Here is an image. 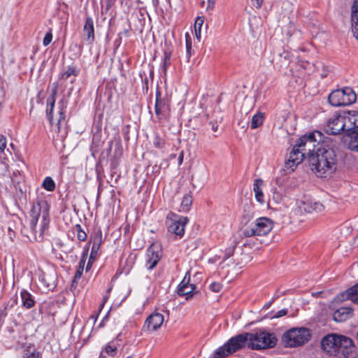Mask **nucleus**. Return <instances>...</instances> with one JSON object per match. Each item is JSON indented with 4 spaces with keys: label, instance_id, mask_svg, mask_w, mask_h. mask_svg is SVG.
<instances>
[{
    "label": "nucleus",
    "instance_id": "39448f33",
    "mask_svg": "<svg viewBox=\"0 0 358 358\" xmlns=\"http://www.w3.org/2000/svg\"><path fill=\"white\" fill-rule=\"evenodd\" d=\"M247 336L248 347L252 350L271 348L277 343V338L273 334L263 330L247 333Z\"/></svg>",
    "mask_w": 358,
    "mask_h": 358
},
{
    "label": "nucleus",
    "instance_id": "09e8293b",
    "mask_svg": "<svg viewBox=\"0 0 358 358\" xmlns=\"http://www.w3.org/2000/svg\"><path fill=\"white\" fill-rule=\"evenodd\" d=\"M352 118H353L354 129H355L357 134H356V136H357V138H358V124L356 123V115H353Z\"/></svg>",
    "mask_w": 358,
    "mask_h": 358
},
{
    "label": "nucleus",
    "instance_id": "0eeeda50",
    "mask_svg": "<svg viewBox=\"0 0 358 358\" xmlns=\"http://www.w3.org/2000/svg\"><path fill=\"white\" fill-rule=\"evenodd\" d=\"M273 227V222L271 219L262 217L246 225L243 234L245 237L265 236L272 230Z\"/></svg>",
    "mask_w": 358,
    "mask_h": 358
},
{
    "label": "nucleus",
    "instance_id": "2eb2a0df",
    "mask_svg": "<svg viewBox=\"0 0 358 358\" xmlns=\"http://www.w3.org/2000/svg\"><path fill=\"white\" fill-rule=\"evenodd\" d=\"M353 314V309L348 306H342L333 313V320L337 322H343L350 319Z\"/></svg>",
    "mask_w": 358,
    "mask_h": 358
},
{
    "label": "nucleus",
    "instance_id": "bb28decb",
    "mask_svg": "<svg viewBox=\"0 0 358 358\" xmlns=\"http://www.w3.org/2000/svg\"><path fill=\"white\" fill-rule=\"evenodd\" d=\"M87 258V250H85L83 252L81 259L79 262L78 269L74 275V281L77 279L80 278V277L82 276Z\"/></svg>",
    "mask_w": 358,
    "mask_h": 358
},
{
    "label": "nucleus",
    "instance_id": "f8f14e48",
    "mask_svg": "<svg viewBox=\"0 0 358 358\" xmlns=\"http://www.w3.org/2000/svg\"><path fill=\"white\" fill-rule=\"evenodd\" d=\"M169 110L170 107L168 100L161 98V93L157 91L155 112L159 120L166 118Z\"/></svg>",
    "mask_w": 358,
    "mask_h": 358
},
{
    "label": "nucleus",
    "instance_id": "603ef678",
    "mask_svg": "<svg viewBox=\"0 0 358 358\" xmlns=\"http://www.w3.org/2000/svg\"><path fill=\"white\" fill-rule=\"evenodd\" d=\"M53 287H54V283H52V284H48V285H47V287H48L49 289H52Z\"/></svg>",
    "mask_w": 358,
    "mask_h": 358
},
{
    "label": "nucleus",
    "instance_id": "ddd939ff",
    "mask_svg": "<svg viewBox=\"0 0 358 358\" xmlns=\"http://www.w3.org/2000/svg\"><path fill=\"white\" fill-rule=\"evenodd\" d=\"M160 250L155 244L151 245L147 250L145 266L152 270L158 264L160 259Z\"/></svg>",
    "mask_w": 358,
    "mask_h": 358
},
{
    "label": "nucleus",
    "instance_id": "f257e3e1",
    "mask_svg": "<svg viewBox=\"0 0 358 358\" xmlns=\"http://www.w3.org/2000/svg\"><path fill=\"white\" fill-rule=\"evenodd\" d=\"M323 141V134L318 131H315L302 136L297 141L292 150L289 155V158L285 162L284 170L291 173L302 162L303 159L315 152V148Z\"/></svg>",
    "mask_w": 358,
    "mask_h": 358
},
{
    "label": "nucleus",
    "instance_id": "13d9d810",
    "mask_svg": "<svg viewBox=\"0 0 358 358\" xmlns=\"http://www.w3.org/2000/svg\"><path fill=\"white\" fill-rule=\"evenodd\" d=\"M127 358H130V357H127Z\"/></svg>",
    "mask_w": 358,
    "mask_h": 358
},
{
    "label": "nucleus",
    "instance_id": "8fccbe9b",
    "mask_svg": "<svg viewBox=\"0 0 358 358\" xmlns=\"http://www.w3.org/2000/svg\"><path fill=\"white\" fill-rule=\"evenodd\" d=\"M183 158H184V151L182 150L180 154H179V157H178V164L179 165H181L182 164V162H183Z\"/></svg>",
    "mask_w": 358,
    "mask_h": 358
},
{
    "label": "nucleus",
    "instance_id": "412c9836",
    "mask_svg": "<svg viewBox=\"0 0 358 358\" xmlns=\"http://www.w3.org/2000/svg\"><path fill=\"white\" fill-rule=\"evenodd\" d=\"M264 185V181L259 178L255 179L253 184V191L255 192V199L261 204L265 202L262 190Z\"/></svg>",
    "mask_w": 358,
    "mask_h": 358
},
{
    "label": "nucleus",
    "instance_id": "423d86ee",
    "mask_svg": "<svg viewBox=\"0 0 358 358\" xmlns=\"http://www.w3.org/2000/svg\"><path fill=\"white\" fill-rule=\"evenodd\" d=\"M310 338L309 330L305 327L292 328L282 335V341L286 347L296 348L306 343Z\"/></svg>",
    "mask_w": 358,
    "mask_h": 358
},
{
    "label": "nucleus",
    "instance_id": "dca6fc26",
    "mask_svg": "<svg viewBox=\"0 0 358 358\" xmlns=\"http://www.w3.org/2000/svg\"><path fill=\"white\" fill-rule=\"evenodd\" d=\"M83 34L85 39L88 44H92L94 41V27L93 20L90 17L85 19V24L83 27Z\"/></svg>",
    "mask_w": 358,
    "mask_h": 358
},
{
    "label": "nucleus",
    "instance_id": "c03bdc74",
    "mask_svg": "<svg viewBox=\"0 0 358 358\" xmlns=\"http://www.w3.org/2000/svg\"><path fill=\"white\" fill-rule=\"evenodd\" d=\"M38 352H31L29 354H26V355H24L23 357V358H38Z\"/></svg>",
    "mask_w": 358,
    "mask_h": 358
},
{
    "label": "nucleus",
    "instance_id": "e433bc0d",
    "mask_svg": "<svg viewBox=\"0 0 358 358\" xmlns=\"http://www.w3.org/2000/svg\"><path fill=\"white\" fill-rule=\"evenodd\" d=\"M222 288V285L217 282H213L210 285V289L214 292H219Z\"/></svg>",
    "mask_w": 358,
    "mask_h": 358
},
{
    "label": "nucleus",
    "instance_id": "6e6552de",
    "mask_svg": "<svg viewBox=\"0 0 358 358\" xmlns=\"http://www.w3.org/2000/svg\"><path fill=\"white\" fill-rule=\"evenodd\" d=\"M248 346V340L247 333L239 334L230 338L224 345L219 348L215 352V356L218 358H222L236 350Z\"/></svg>",
    "mask_w": 358,
    "mask_h": 358
},
{
    "label": "nucleus",
    "instance_id": "9b49d317",
    "mask_svg": "<svg viewBox=\"0 0 358 358\" xmlns=\"http://www.w3.org/2000/svg\"><path fill=\"white\" fill-rule=\"evenodd\" d=\"M188 222L187 217L173 215L172 218L167 220L168 231L179 237H182L185 232V228Z\"/></svg>",
    "mask_w": 358,
    "mask_h": 358
},
{
    "label": "nucleus",
    "instance_id": "864d4df0",
    "mask_svg": "<svg viewBox=\"0 0 358 358\" xmlns=\"http://www.w3.org/2000/svg\"><path fill=\"white\" fill-rule=\"evenodd\" d=\"M128 34V30L126 29L123 32H121L120 34H124V36H127Z\"/></svg>",
    "mask_w": 358,
    "mask_h": 358
},
{
    "label": "nucleus",
    "instance_id": "4468645a",
    "mask_svg": "<svg viewBox=\"0 0 358 358\" xmlns=\"http://www.w3.org/2000/svg\"><path fill=\"white\" fill-rule=\"evenodd\" d=\"M164 321V315L159 313H153L145 320L144 329L148 331L157 330Z\"/></svg>",
    "mask_w": 358,
    "mask_h": 358
},
{
    "label": "nucleus",
    "instance_id": "a211bd4d",
    "mask_svg": "<svg viewBox=\"0 0 358 358\" xmlns=\"http://www.w3.org/2000/svg\"><path fill=\"white\" fill-rule=\"evenodd\" d=\"M101 243V236H97L94 239L91 252H90V259H89V261H88L87 266H86L87 271L90 269L92 263L96 258Z\"/></svg>",
    "mask_w": 358,
    "mask_h": 358
},
{
    "label": "nucleus",
    "instance_id": "7c9ffc66",
    "mask_svg": "<svg viewBox=\"0 0 358 358\" xmlns=\"http://www.w3.org/2000/svg\"><path fill=\"white\" fill-rule=\"evenodd\" d=\"M204 19L203 17H197L194 23V31L196 39L200 41L201 40V30L203 24Z\"/></svg>",
    "mask_w": 358,
    "mask_h": 358
},
{
    "label": "nucleus",
    "instance_id": "6ab92c4d",
    "mask_svg": "<svg viewBox=\"0 0 358 358\" xmlns=\"http://www.w3.org/2000/svg\"><path fill=\"white\" fill-rule=\"evenodd\" d=\"M352 32L358 40V0H356L352 8L351 14Z\"/></svg>",
    "mask_w": 358,
    "mask_h": 358
},
{
    "label": "nucleus",
    "instance_id": "5fc2aeb1",
    "mask_svg": "<svg viewBox=\"0 0 358 358\" xmlns=\"http://www.w3.org/2000/svg\"><path fill=\"white\" fill-rule=\"evenodd\" d=\"M271 302H270V303H266V304L265 305V307H266V308H268L271 306Z\"/></svg>",
    "mask_w": 358,
    "mask_h": 358
},
{
    "label": "nucleus",
    "instance_id": "4c0bfd02",
    "mask_svg": "<svg viewBox=\"0 0 358 358\" xmlns=\"http://www.w3.org/2000/svg\"><path fill=\"white\" fill-rule=\"evenodd\" d=\"M52 40V34L51 31H49L47 32L45 35V37L43 41V43L44 46L48 45Z\"/></svg>",
    "mask_w": 358,
    "mask_h": 358
},
{
    "label": "nucleus",
    "instance_id": "b1692460",
    "mask_svg": "<svg viewBox=\"0 0 358 358\" xmlns=\"http://www.w3.org/2000/svg\"><path fill=\"white\" fill-rule=\"evenodd\" d=\"M22 305L24 308L29 309L34 306V301L32 298L31 294L25 289L21 291L20 293Z\"/></svg>",
    "mask_w": 358,
    "mask_h": 358
},
{
    "label": "nucleus",
    "instance_id": "72a5a7b5",
    "mask_svg": "<svg viewBox=\"0 0 358 358\" xmlns=\"http://www.w3.org/2000/svg\"><path fill=\"white\" fill-rule=\"evenodd\" d=\"M171 53L170 51L165 50L164 52V59H163V64L162 68L163 71L165 73L167 70V68L171 64Z\"/></svg>",
    "mask_w": 358,
    "mask_h": 358
},
{
    "label": "nucleus",
    "instance_id": "aec40b11",
    "mask_svg": "<svg viewBox=\"0 0 358 358\" xmlns=\"http://www.w3.org/2000/svg\"><path fill=\"white\" fill-rule=\"evenodd\" d=\"M195 289V285L194 284H189V280L186 281V276L184 278L182 281L178 285V294L180 296H187V299H188L192 295L189 294L194 291Z\"/></svg>",
    "mask_w": 358,
    "mask_h": 358
},
{
    "label": "nucleus",
    "instance_id": "cd10ccee",
    "mask_svg": "<svg viewBox=\"0 0 358 358\" xmlns=\"http://www.w3.org/2000/svg\"><path fill=\"white\" fill-rule=\"evenodd\" d=\"M192 203V196L189 194H185L182 198L180 210L182 212H188L191 208Z\"/></svg>",
    "mask_w": 358,
    "mask_h": 358
},
{
    "label": "nucleus",
    "instance_id": "3c124183",
    "mask_svg": "<svg viewBox=\"0 0 358 358\" xmlns=\"http://www.w3.org/2000/svg\"><path fill=\"white\" fill-rule=\"evenodd\" d=\"M108 297H109V295L106 294L103 298V302L101 304L100 306V308H102L105 304V303L107 301V300L108 299Z\"/></svg>",
    "mask_w": 358,
    "mask_h": 358
},
{
    "label": "nucleus",
    "instance_id": "2f4dec72",
    "mask_svg": "<svg viewBox=\"0 0 358 358\" xmlns=\"http://www.w3.org/2000/svg\"><path fill=\"white\" fill-rule=\"evenodd\" d=\"M74 233H76L77 238L80 241H85L87 238V234L83 230L80 224H76L73 227Z\"/></svg>",
    "mask_w": 358,
    "mask_h": 358
},
{
    "label": "nucleus",
    "instance_id": "c85d7f7f",
    "mask_svg": "<svg viewBox=\"0 0 358 358\" xmlns=\"http://www.w3.org/2000/svg\"><path fill=\"white\" fill-rule=\"evenodd\" d=\"M79 73V70L77 69L74 66H68L66 70L64 71L63 73L60 75V78L62 80H67L69 79L71 76H73L74 77H76Z\"/></svg>",
    "mask_w": 358,
    "mask_h": 358
},
{
    "label": "nucleus",
    "instance_id": "f704fd0d",
    "mask_svg": "<svg viewBox=\"0 0 358 358\" xmlns=\"http://www.w3.org/2000/svg\"><path fill=\"white\" fill-rule=\"evenodd\" d=\"M153 145L156 148L162 149L164 148L165 141L159 136L156 135L153 139Z\"/></svg>",
    "mask_w": 358,
    "mask_h": 358
},
{
    "label": "nucleus",
    "instance_id": "20e7f679",
    "mask_svg": "<svg viewBox=\"0 0 358 358\" xmlns=\"http://www.w3.org/2000/svg\"><path fill=\"white\" fill-rule=\"evenodd\" d=\"M57 86H55L52 90L50 96L47 99V108H46V115L47 117L52 125V127H55L54 129L58 134L61 133V139H63L66 136L67 131L65 127V109L66 106L64 105V100H61L59 103V112H58V118L57 120V123L54 125L53 122V110L55 107V98L57 95Z\"/></svg>",
    "mask_w": 358,
    "mask_h": 358
},
{
    "label": "nucleus",
    "instance_id": "37998d69",
    "mask_svg": "<svg viewBox=\"0 0 358 358\" xmlns=\"http://www.w3.org/2000/svg\"><path fill=\"white\" fill-rule=\"evenodd\" d=\"M47 217H48V213H44L43 215V227H42L43 230H44L46 228V226L48 225V222H49L48 219H47Z\"/></svg>",
    "mask_w": 358,
    "mask_h": 358
},
{
    "label": "nucleus",
    "instance_id": "c9c22d12",
    "mask_svg": "<svg viewBox=\"0 0 358 358\" xmlns=\"http://www.w3.org/2000/svg\"><path fill=\"white\" fill-rule=\"evenodd\" d=\"M185 42H186V51L188 58H189L191 55V50H192V41L191 38L188 33L185 34Z\"/></svg>",
    "mask_w": 358,
    "mask_h": 358
},
{
    "label": "nucleus",
    "instance_id": "f3484780",
    "mask_svg": "<svg viewBox=\"0 0 358 358\" xmlns=\"http://www.w3.org/2000/svg\"><path fill=\"white\" fill-rule=\"evenodd\" d=\"M300 208L309 213H320L324 210V206L321 203L312 201H303Z\"/></svg>",
    "mask_w": 358,
    "mask_h": 358
},
{
    "label": "nucleus",
    "instance_id": "5701e85b",
    "mask_svg": "<svg viewBox=\"0 0 358 358\" xmlns=\"http://www.w3.org/2000/svg\"><path fill=\"white\" fill-rule=\"evenodd\" d=\"M357 131L355 129L345 136V141L348 142V147L352 150H358V138L356 136Z\"/></svg>",
    "mask_w": 358,
    "mask_h": 358
},
{
    "label": "nucleus",
    "instance_id": "a18cd8bd",
    "mask_svg": "<svg viewBox=\"0 0 358 358\" xmlns=\"http://www.w3.org/2000/svg\"><path fill=\"white\" fill-rule=\"evenodd\" d=\"M252 5L256 8H259L262 6L263 0H251Z\"/></svg>",
    "mask_w": 358,
    "mask_h": 358
},
{
    "label": "nucleus",
    "instance_id": "4d7b16f0",
    "mask_svg": "<svg viewBox=\"0 0 358 358\" xmlns=\"http://www.w3.org/2000/svg\"><path fill=\"white\" fill-rule=\"evenodd\" d=\"M287 35H288L289 36H292L291 31H289L287 32Z\"/></svg>",
    "mask_w": 358,
    "mask_h": 358
},
{
    "label": "nucleus",
    "instance_id": "1a4fd4ad",
    "mask_svg": "<svg viewBox=\"0 0 358 358\" xmlns=\"http://www.w3.org/2000/svg\"><path fill=\"white\" fill-rule=\"evenodd\" d=\"M329 102L334 106H348L356 101L357 96L350 87L333 91L328 97Z\"/></svg>",
    "mask_w": 358,
    "mask_h": 358
},
{
    "label": "nucleus",
    "instance_id": "ea45409f",
    "mask_svg": "<svg viewBox=\"0 0 358 358\" xmlns=\"http://www.w3.org/2000/svg\"><path fill=\"white\" fill-rule=\"evenodd\" d=\"M287 313V310L285 308H283L279 311H278L273 316H272V318H279L284 315H285Z\"/></svg>",
    "mask_w": 358,
    "mask_h": 358
},
{
    "label": "nucleus",
    "instance_id": "4be33fe9",
    "mask_svg": "<svg viewBox=\"0 0 358 358\" xmlns=\"http://www.w3.org/2000/svg\"><path fill=\"white\" fill-rule=\"evenodd\" d=\"M41 213L39 204L34 205L30 213V227L32 231L35 230Z\"/></svg>",
    "mask_w": 358,
    "mask_h": 358
},
{
    "label": "nucleus",
    "instance_id": "58836bf2",
    "mask_svg": "<svg viewBox=\"0 0 358 358\" xmlns=\"http://www.w3.org/2000/svg\"><path fill=\"white\" fill-rule=\"evenodd\" d=\"M222 117H220L215 121L210 120L209 122V124L211 126V129L213 131H217L219 126V123L221 122Z\"/></svg>",
    "mask_w": 358,
    "mask_h": 358
},
{
    "label": "nucleus",
    "instance_id": "49530a36",
    "mask_svg": "<svg viewBox=\"0 0 358 358\" xmlns=\"http://www.w3.org/2000/svg\"><path fill=\"white\" fill-rule=\"evenodd\" d=\"M115 0H106V10H108L115 3Z\"/></svg>",
    "mask_w": 358,
    "mask_h": 358
},
{
    "label": "nucleus",
    "instance_id": "f03ea898",
    "mask_svg": "<svg viewBox=\"0 0 358 358\" xmlns=\"http://www.w3.org/2000/svg\"><path fill=\"white\" fill-rule=\"evenodd\" d=\"M337 162L335 150L329 146H321L308 155V165L317 177H331L337 169Z\"/></svg>",
    "mask_w": 358,
    "mask_h": 358
},
{
    "label": "nucleus",
    "instance_id": "473e14b6",
    "mask_svg": "<svg viewBox=\"0 0 358 358\" xmlns=\"http://www.w3.org/2000/svg\"><path fill=\"white\" fill-rule=\"evenodd\" d=\"M43 187L50 192H52L55 189V183L50 177H46L42 185Z\"/></svg>",
    "mask_w": 358,
    "mask_h": 358
},
{
    "label": "nucleus",
    "instance_id": "393cba45",
    "mask_svg": "<svg viewBox=\"0 0 358 358\" xmlns=\"http://www.w3.org/2000/svg\"><path fill=\"white\" fill-rule=\"evenodd\" d=\"M117 353V345L114 342L108 343L101 352L100 357L106 358L107 356L113 357Z\"/></svg>",
    "mask_w": 358,
    "mask_h": 358
},
{
    "label": "nucleus",
    "instance_id": "a878e982",
    "mask_svg": "<svg viewBox=\"0 0 358 358\" xmlns=\"http://www.w3.org/2000/svg\"><path fill=\"white\" fill-rule=\"evenodd\" d=\"M344 295L346 299L358 304V283L346 290Z\"/></svg>",
    "mask_w": 358,
    "mask_h": 358
},
{
    "label": "nucleus",
    "instance_id": "a19ab883",
    "mask_svg": "<svg viewBox=\"0 0 358 358\" xmlns=\"http://www.w3.org/2000/svg\"><path fill=\"white\" fill-rule=\"evenodd\" d=\"M6 147V138L4 136L0 137V150L3 152Z\"/></svg>",
    "mask_w": 358,
    "mask_h": 358
},
{
    "label": "nucleus",
    "instance_id": "7ed1b4c3",
    "mask_svg": "<svg viewBox=\"0 0 358 358\" xmlns=\"http://www.w3.org/2000/svg\"><path fill=\"white\" fill-rule=\"evenodd\" d=\"M321 347L329 356L335 358H348L354 349L350 338L336 334L325 336L321 341Z\"/></svg>",
    "mask_w": 358,
    "mask_h": 358
},
{
    "label": "nucleus",
    "instance_id": "c756f323",
    "mask_svg": "<svg viewBox=\"0 0 358 358\" xmlns=\"http://www.w3.org/2000/svg\"><path fill=\"white\" fill-rule=\"evenodd\" d=\"M264 115L262 113H257L254 115L251 120V128L256 129L260 127L264 122Z\"/></svg>",
    "mask_w": 358,
    "mask_h": 358
},
{
    "label": "nucleus",
    "instance_id": "6e6d98bb",
    "mask_svg": "<svg viewBox=\"0 0 358 358\" xmlns=\"http://www.w3.org/2000/svg\"><path fill=\"white\" fill-rule=\"evenodd\" d=\"M111 290V288L110 287L108 290H107V294L109 295V293Z\"/></svg>",
    "mask_w": 358,
    "mask_h": 358
},
{
    "label": "nucleus",
    "instance_id": "79ce46f5",
    "mask_svg": "<svg viewBox=\"0 0 358 358\" xmlns=\"http://www.w3.org/2000/svg\"><path fill=\"white\" fill-rule=\"evenodd\" d=\"M280 57L285 59V64H289L290 61V55L289 52H283L282 54H280Z\"/></svg>",
    "mask_w": 358,
    "mask_h": 358
},
{
    "label": "nucleus",
    "instance_id": "9d476101",
    "mask_svg": "<svg viewBox=\"0 0 358 358\" xmlns=\"http://www.w3.org/2000/svg\"><path fill=\"white\" fill-rule=\"evenodd\" d=\"M352 120H353L352 117L349 118L344 115H335L329 119L324 130L328 134L337 135L344 130L347 121L353 122Z\"/></svg>",
    "mask_w": 358,
    "mask_h": 358
},
{
    "label": "nucleus",
    "instance_id": "de8ad7c7",
    "mask_svg": "<svg viewBox=\"0 0 358 358\" xmlns=\"http://www.w3.org/2000/svg\"><path fill=\"white\" fill-rule=\"evenodd\" d=\"M215 0H208L207 9L212 10L214 8Z\"/></svg>",
    "mask_w": 358,
    "mask_h": 358
}]
</instances>
